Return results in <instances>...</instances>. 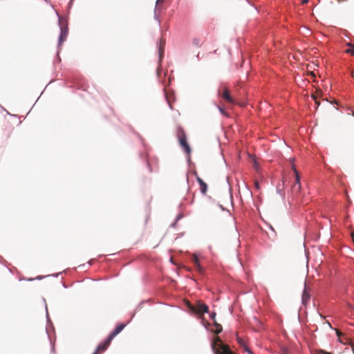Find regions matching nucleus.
I'll return each instance as SVG.
<instances>
[{"mask_svg": "<svg viewBox=\"0 0 354 354\" xmlns=\"http://www.w3.org/2000/svg\"><path fill=\"white\" fill-rule=\"evenodd\" d=\"M198 183L200 185L201 192L203 194H205L207 189V184L198 176L196 178Z\"/></svg>", "mask_w": 354, "mask_h": 354, "instance_id": "obj_9", "label": "nucleus"}, {"mask_svg": "<svg viewBox=\"0 0 354 354\" xmlns=\"http://www.w3.org/2000/svg\"><path fill=\"white\" fill-rule=\"evenodd\" d=\"M301 190V183H295L292 186V192L293 194H297Z\"/></svg>", "mask_w": 354, "mask_h": 354, "instance_id": "obj_11", "label": "nucleus"}, {"mask_svg": "<svg viewBox=\"0 0 354 354\" xmlns=\"http://www.w3.org/2000/svg\"><path fill=\"white\" fill-rule=\"evenodd\" d=\"M178 140L180 145L185 150L187 153H189L191 151L190 147L187 142V137L185 131L183 129H180L178 133Z\"/></svg>", "mask_w": 354, "mask_h": 354, "instance_id": "obj_2", "label": "nucleus"}, {"mask_svg": "<svg viewBox=\"0 0 354 354\" xmlns=\"http://www.w3.org/2000/svg\"><path fill=\"white\" fill-rule=\"evenodd\" d=\"M312 97L314 98V100H315V103H316L317 105H319V102L317 101V100L316 97H315V95H313Z\"/></svg>", "mask_w": 354, "mask_h": 354, "instance_id": "obj_22", "label": "nucleus"}, {"mask_svg": "<svg viewBox=\"0 0 354 354\" xmlns=\"http://www.w3.org/2000/svg\"><path fill=\"white\" fill-rule=\"evenodd\" d=\"M214 326L216 327V330H214V333L216 334H219L222 331V326L219 324H218L216 321H214Z\"/></svg>", "mask_w": 354, "mask_h": 354, "instance_id": "obj_14", "label": "nucleus"}, {"mask_svg": "<svg viewBox=\"0 0 354 354\" xmlns=\"http://www.w3.org/2000/svg\"><path fill=\"white\" fill-rule=\"evenodd\" d=\"M212 348L215 354H235L227 345L222 344L221 338L218 336L214 338Z\"/></svg>", "mask_w": 354, "mask_h": 354, "instance_id": "obj_1", "label": "nucleus"}, {"mask_svg": "<svg viewBox=\"0 0 354 354\" xmlns=\"http://www.w3.org/2000/svg\"><path fill=\"white\" fill-rule=\"evenodd\" d=\"M215 317H216V313L213 312L211 313L210 315V317L214 320V322L215 321Z\"/></svg>", "mask_w": 354, "mask_h": 354, "instance_id": "obj_20", "label": "nucleus"}, {"mask_svg": "<svg viewBox=\"0 0 354 354\" xmlns=\"http://www.w3.org/2000/svg\"><path fill=\"white\" fill-rule=\"evenodd\" d=\"M165 45V40L163 39H160V43H159V53H160V57H162V56Z\"/></svg>", "mask_w": 354, "mask_h": 354, "instance_id": "obj_12", "label": "nucleus"}, {"mask_svg": "<svg viewBox=\"0 0 354 354\" xmlns=\"http://www.w3.org/2000/svg\"><path fill=\"white\" fill-rule=\"evenodd\" d=\"M337 335L339 337L341 335H342V333L339 330H336Z\"/></svg>", "mask_w": 354, "mask_h": 354, "instance_id": "obj_21", "label": "nucleus"}, {"mask_svg": "<svg viewBox=\"0 0 354 354\" xmlns=\"http://www.w3.org/2000/svg\"><path fill=\"white\" fill-rule=\"evenodd\" d=\"M254 186H255V188H256L257 189H260V185H259V182H258V181H255V183H254Z\"/></svg>", "mask_w": 354, "mask_h": 354, "instance_id": "obj_18", "label": "nucleus"}, {"mask_svg": "<svg viewBox=\"0 0 354 354\" xmlns=\"http://www.w3.org/2000/svg\"><path fill=\"white\" fill-rule=\"evenodd\" d=\"M126 326L125 324H120L116 326L113 331H112L109 337L113 339L117 335H118Z\"/></svg>", "mask_w": 354, "mask_h": 354, "instance_id": "obj_7", "label": "nucleus"}, {"mask_svg": "<svg viewBox=\"0 0 354 354\" xmlns=\"http://www.w3.org/2000/svg\"><path fill=\"white\" fill-rule=\"evenodd\" d=\"M292 169L294 170V172L295 174V183H300V177L299 175V172L296 169L295 165L292 166Z\"/></svg>", "mask_w": 354, "mask_h": 354, "instance_id": "obj_16", "label": "nucleus"}, {"mask_svg": "<svg viewBox=\"0 0 354 354\" xmlns=\"http://www.w3.org/2000/svg\"><path fill=\"white\" fill-rule=\"evenodd\" d=\"M68 30L67 26H61V32L59 37V46H61L66 39L68 36Z\"/></svg>", "mask_w": 354, "mask_h": 354, "instance_id": "obj_5", "label": "nucleus"}, {"mask_svg": "<svg viewBox=\"0 0 354 354\" xmlns=\"http://www.w3.org/2000/svg\"><path fill=\"white\" fill-rule=\"evenodd\" d=\"M192 262L194 263V266H195V268H196V270L199 272H203V268L201 267V266L200 265L199 263V260H198V258L197 257V255L196 254H194L192 257Z\"/></svg>", "mask_w": 354, "mask_h": 354, "instance_id": "obj_10", "label": "nucleus"}, {"mask_svg": "<svg viewBox=\"0 0 354 354\" xmlns=\"http://www.w3.org/2000/svg\"><path fill=\"white\" fill-rule=\"evenodd\" d=\"M308 2V0H302L301 1V3L304 4V3H307Z\"/></svg>", "mask_w": 354, "mask_h": 354, "instance_id": "obj_23", "label": "nucleus"}, {"mask_svg": "<svg viewBox=\"0 0 354 354\" xmlns=\"http://www.w3.org/2000/svg\"><path fill=\"white\" fill-rule=\"evenodd\" d=\"M310 298V294L309 290L307 288L306 286H305L303 295H302V302L304 304H306Z\"/></svg>", "mask_w": 354, "mask_h": 354, "instance_id": "obj_8", "label": "nucleus"}, {"mask_svg": "<svg viewBox=\"0 0 354 354\" xmlns=\"http://www.w3.org/2000/svg\"><path fill=\"white\" fill-rule=\"evenodd\" d=\"M315 354H332V353L326 352L324 350H317L315 351Z\"/></svg>", "mask_w": 354, "mask_h": 354, "instance_id": "obj_17", "label": "nucleus"}, {"mask_svg": "<svg viewBox=\"0 0 354 354\" xmlns=\"http://www.w3.org/2000/svg\"><path fill=\"white\" fill-rule=\"evenodd\" d=\"M219 95L227 102L232 104H236V100L230 95V91L227 88H226V87L223 88L222 92L219 91Z\"/></svg>", "mask_w": 354, "mask_h": 354, "instance_id": "obj_4", "label": "nucleus"}, {"mask_svg": "<svg viewBox=\"0 0 354 354\" xmlns=\"http://www.w3.org/2000/svg\"><path fill=\"white\" fill-rule=\"evenodd\" d=\"M219 109H220L221 112L223 114H224V113H225V111H224V110H223V109L219 108Z\"/></svg>", "mask_w": 354, "mask_h": 354, "instance_id": "obj_24", "label": "nucleus"}, {"mask_svg": "<svg viewBox=\"0 0 354 354\" xmlns=\"http://www.w3.org/2000/svg\"><path fill=\"white\" fill-rule=\"evenodd\" d=\"M163 2H164V0H157V1H156V6H160V5L162 4V3H163Z\"/></svg>", "mask_w": 354, "mask_h": 354, "instance_id": "obj_19", "label": "nucleus"}, {"mask_svg": "<svg viewBox=\"0 0 354 354\" xmlns=\"http://www.w3.org/2000/svg\"><path fill=\"white\" fill-rule=\"evenodd\" d=\"M348 48L346 50V53L354 55V44H348Z\"/></svg>", "mask_w": 354, "mask_h": 354, "instance_id": "obj_13", "label": "nucleus"}, {"mask_svg": "<svg viewBox=\"0 0 354 354\" xmlns=\"http://www.w3.org/2000/svg\"><path fill=\"white\" fill-rule=\"evenodd\" d=\"M111 341H112V339H110L109 337H108L106 338V339L103 343L98 345V346L96 349L95 353L104 351L109 347Z\"/></svg>", "mask_w": 354, "mask_h": 354, "instance_id": "obj_6", "label": "nucleus"}, {"mask_svg": "<svg viewBox=\"0 0 354 354\" xmlns=\"http://www.w3.org/2000/svg\"><path fill=\"white\" fill-rule=\"evenodd\" d=\"M238 342L241 345L245 351L248 352L250 354H252V352L250 351V349L247 347V346L245 344L243 340L241 339L240 338H238Z\"/></svg>", "mask_w": 354, "mask_h": 354, "instance_id": "obj_15", "label": "nucleus"}, {"mask_svg": "<svg viewBox=\"0 0 354 354\" xmlns=\"http://www.w3.org/2000/svg\"><path fill=\"white\" fill-rule=\"evenodd\" d=\"M188 307L189 310H191L192 312L198 313V314H203L205 313H207L209 308L208 306L200 301H198L196 306L192 305L191 304H188Z\"/></svg>", "mask_w": 354, "mask_h": 354, "instance_id": "obj_3", "label": "nucleus"}]
</instances>
